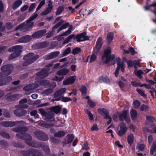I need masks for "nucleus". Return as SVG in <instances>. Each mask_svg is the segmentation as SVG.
<instances>
[{"instance_id":"nucleus-1","label":"nucleus","mask_w":156,"mask_h":156,"mask_svg":"<svg viewBox=\"0 0 156 156\" xmlns=\"http://www.w3.org/2000/svg\"><path fill=\"white\" fill-rule=\"evenodd\" d=\"M87 34V33L85 31H84L80 34H78L76 36L74 34H71L66 38L63 42L62 44L64 45L69 43L72 38H73L74 40L76 39V41L78 42L89 40V37L86 36Z\"/></svg>"},{"instance_id":"nucleus-2","label":"nucleus","mask_w":156,"mask_h":156,"mask_svg":"<svg viewBox=\"0 0 156 156\" xmlns=\"http://www.w3.org/2000/svg\"><path fill=\"white\" fill-rule=\"evenodd\" d=\"M47 32L45 29L38 31L33 33L32 36L26 35L19 38L18 41L20 43H25L30 41L32 37L33 38H38L41 37L44 35Z\"/></svg>"},{"instance_id":"nucleus-3","label":"nucleus","mask_w":156,"mask_h":156,"mask_svg":"<svg viewBox=\"0 0 156 156\" xmlns=\"http://www.w3.org/2000/svg\"><path fill=\"white\" fill-rule=\"evenodd\" d=\"M38 16V14L34 13L33 14L29 19L26 20L27 24H25V23L23 22L17 26L16 28V30H17L21 29H28L31 28L34 25V23L32 22Z\"/></svg>"},{"instance_id":"nucleus-4","label":"nucleus","mask_w":156,"mask_h":156,"mask_svg":"<svg viewBox=\"0 0 156 156\" xmlns=\"http://www.w3.org/2000/svg\"><path fill=\"white\" fill-rule=\"evenodd\" d=\"M38 55H35L33 53H29L23 57V59L25 62H23V65L24 66H27L33 63L38 58Z\"/></svg>"},{"instance_id":"nucleus-5","label":"nucleus","mask_w":156,"mask_h":156,"mask_svg":"<svg viewBox=\"0 0 156 156\" xmlns=\"http://www.w3.org/2000/svg\"><path fill=\"white\" fill-rule=\"evenodd\" d=\"M13 69V66L10 64L2 66L1 68L2 72H0V78L10 75Z\"/></svg>"},{"instance_id":"nucleus-6","label":"nucleus","mask_w":156,"mask_h":156,"mask_svg":"<svg viewBox=\"0 0 156 156\" xmlns=\"http://www.w3.org/2000/svg\"><path fill=\"white\" fill-rule=\"evenodd\" d=\"M38 113L41 114L44 117L47 121L54 122L55 120L54 118L55 115L52 112H47L43 109L40 108L38 110Z\"/></svg>"},{"instance_id":"nucleus-7","label":"nucleus","mask_w":156,"mask_h":156,"mask_svg":"<svg viewBox=\"0 0 156 156\" xmlns=\"http://www.w3.org/2000/svg\"><path fill=\"white\" fill-rule=\"evenodd\" d=\"M116 59L117 66L114 72V74L115 77H117L118 76L119 71L120 69H121L122 73H124L125 64L123 62H121V59L119 57L116 58Z\"/></svg>"},{"instance_id":"nucleus-8","label":"nucleus","mask_w":156,"mask_h":156,"mask_svg":"<svg viewBox=\"0 0 156 156\" xmlns=\"http://www.w3.org/2000/svg\"><path fill=\"white\" fill-rule=\"evenodd\" d=\"M21 153L23 156H42L40 152L34 149H30L27 151H22Z\"/></svg>"},{"instance_id":"nucleus-9","label":"nucleus","mask_w":156,"mask_h":156,"mask_svg":"<svg viewBox=\"0 0 156 156\" xmlns=\"http://www.w3.org/2000/svg\"><path fill=\"white\" fill-rule=\"evenodd\" d=\"M119 119L120 121L124 120L127 123H129L130 121L129 111L127 110H124L119 115Z\"/></svg>"},{"instance_id":"nucleus-10","label":"nucleus","mask_w":156,"mask_h":156,"mask_svg":"<svg viewBox=\"0 0 156 156\" xmlns=\"http://www.w3.org/2000/svg\"><path fill=\"white\" fill-rule=\"evenodd\" d=\"M34 134L38 140L47 141L48 140V136L46 133L41 131H37L34 132Z\"/></svg>"},{"instance_id":"nucleus-11","label":"nucleus","mask_w":156,"mask_h":156,"mask_svg":"<svg viewBox=\"0 0 156 156\" xmlns=\"http://www.w3.org/2000/svg\"><path fill=\"white\" fill-rule=\"evenodd\" d=\"M20 121H3L0 123V125L3 127H11L16 125H18L21 123Z\"/></svg>"},{"instance_id":"nucleus-12","label":"nucleus","mask_w":156,"mask_h":156,"mask_svg":"<svg viewBox=\"0 0 156 156\" xmlns=\"http://www.w3.org/2000/svg\"><path fill=\"white\" fill-rule=\"evenodd\" d=\"M120 130L117 133L118 135L120 136H122L125 134L127 130L126 127V124L125 122H121L119 125Z\"/></svg>"},{"instance_id":"nucleus-13","label":"nucleus","mask_w":156,"mask_h":156,"mask_svg":"<svg viewBox=\"0 0 156 156\" xmlns=\"http://www.w3.org/2000/svg\"><path fill=\"white\" fill-rule=\"evenodd\" d=\"M22 48L23 47L21 45H15L9 48L8 49V51L10 52H14L16 53H19V55H20V53L22 51Z\"/></svg>"},{"instance_id":"nucleus-14","label":"nucleus","mask_w":156,"mask_h":156,"mask_svg":"<svg viewBox=\"0 0 156 156\" xmlns=\"http://www.w3.org/2000/svg\"><path fill=\"white\" fill-rule=\"evenodd\" d=\"M0 79V87L9 84L12 80V77L8 76Z\"/></svg>"},{"instance_id":"nucleus-15","label":"nucleus","mask_w":156,"mask_h":156,"mask_svg":"<svg viewBox=\"0 0 156 156\" xmlns=\"http://www.w3.org/2000/svg\"><path fill=\"white\" fill-rule=\"evenodd\" d=\"M76 78V76H70L68 77L66 80H64L63 84L65 85H68L73 84L75 82Z\"/></svg>"},{"instance_id":"nucleus-16","label":"nucleus","mask_w":156,"mask_h":156,"mask_svg":"<svg viewBox=\"0 0 156 156\" xmlns=\"http://www.w3.org/2000/svg\"><path fill=\"white\" fill-rule=\"evenodd\" d=\"M74 138V136L73 134H68L63 141V144L64 145L70 144L72 142Z\"/></svg>"},{"instance_id":"nucleus-17","label":"nucleus","mask_w":156,"mask_h":156,"mask_svg":"<svg viewBox=\"0 0 156 156\" xmlns=\"http://www.w3.org/2000/svg\"><path fill=\"white\" fill-rule=\"evenodd\" d=\"M66 90V88H62L56 90L53 94L54 98H55L60 97L65 93Z\"/></svg>"},{"instance_id":"nucleus-18","label":"nucleus","mask_w":156,"mask_h":156,"mask_svg":"<svg viewBox=\"0 0 156 156\" xmlns=\"http://www.w3.org/2000/svg\"><path fill=\"white\" fill-rule=\"evenodd\" d=\"M97 111L99 114L101 115H104V118H106L109 117V112L106 108H99L97 109Z\"/></svg>"},{"instance_id":"nucleus-19","label":"nucleus","mask_w":156,"mask_h":156,"mask_svg":"<svg viewBox=\"0 0 156 156\" xmlns=\"http://www.w3.org/2000/svg\"><path fill=\"white\" fill-rule=\"evenodd\" d=\"M27 113V111L23 109H16L14 111V114L16 116L21 117Z\"/></svg>"},{"instance_id":"nucleus-20","label":"nucleus","mask_w":156,"mask_h":156,"mask_svg":"<svg viewBox=\"0 0 156 156\" xmlns=\"http://www.w3.org/2000/svg\"><path fill=\"white\" fill-rule=\"evenodd\" d=\"M102 45V38L101 37H99L97 39L95 45V48L97 51V53L100 51Z\"/></svg>"},{"instance_id":"nucleus-21","label":"nucleus","mask_w":156,"mask_h":156,"mask_svg":"<svg viewBox=\"0 0 156 156\" xmlns=\"http://www.w3.org/2000/svg\"><path fill=\"white\" fill-rule=\"evenodd\" d=\"M18 96V94H8L5 95V97L6 101H12L16 100Z\"/></svg>"},{"instance_id":"nucleus-22","label":"nucleus","mask_w":156,"mask_h":156,"mask_svg":"<svg viewBox=\"0 0 156 156\" xmlns=\"http://www.w3.org/2000/svg\"><path fill=\"white\" fill-rule=\"evenodd\" d=\"M47 71L45 69H42L41 71L36 73V75L41 78H44L48 75Z\"/></svg>"},{"instance_id":"nucleus-23","label":"nucleus","mask_w":156,"mask_h":156,"mask_svg":"<svg viewBox=\"0 0 156 156\" xmlns=\"http://www.w3.org/2000/svg\"><path fill=\"white\" fill-rule=\"evenodd\" d=\"M69 72V69L63 68L57 71L56 74L58 76H64L67 75Z\"/></svg>"},{"instance_id":"nucleus-24","label":"nucleus","mask_w":156,"mask_h":156,"mask_svg":"<svg viewBox=\"0 0 156 156\" xmlns=\"http://www.w3.org/2000/svg\"><path fill=\"white\" fill-rule=\"evenodd\" d=\"M60 100L62 102H67L72 101V99L71 98L67 97H64L62 96L60 98L55 99V101H58Z\"/></svg>"},{"instance_id":"nucleus-25","label":"nucleus","mask_w":156,"mask_h":156,"mask_svg":"<svg viewBox=\"0 0 156 156\" xmlns=\"http://www.w3.org/2000/svg\"><path fill=\"white\" fill-rule=\"evenodd\" d=\"M13 130L16 132H25L28 131V129L26 127H20L14 128Z\"/></svg>"},{"instance_id":"nucleus-26","label":"nucleus","mask_w":156,"mask_h":156,"mask_svg":"<svg viewBox=\"0 0 156 156\" xmlns=\"http://www.w3.org/2000/svg\"><path fill=\"white\" fill-rule=\"evenodd\" d=\"M99 81L100 83H104L108 84L110 82V80L107 76H101L99 78Z\"/></svg>"},{"instance_id":"nucleus-27","label":"nucleus","mask_w":156,"mask_h":156,"mask_svg":"<svg viewBox=\"0 0 156 156\" xmlns=\"http://www.w3.org/2000/svg\"><path fill=\"white\" fill-rule=\"evenodd\" d=\"M111 48L108 47L105 49L103 53V55L102 56V59L103 58L108 57V56L111 55Z\"/></svg>"},{"instance_id":"nucleus-28","label":"nucleus","mask_w":156,"mask_h":156,"mask_svg":"<svg viewBox=\"0 0 156 156\" xmlns=\"http://www.w3.org/2000/svg\"><path fill=\"white\" fill-rule=\"evenodd\" d=\"M60 53L59 51H55L51 52L49 53L48 58L49 59H51L55 58L58 56Z\"/></svg>"},{"instance_id":"nucleus-29","label":"nucleus","mask_w":156,"mask_h":156,"mask_svg":"<svg viewBox=\"0 0 156 156\" xmlns=\"http://www.w3.org/2000/svg\"><path fill=\"white\" fill-rule=\"evenodd\" d=\"M113 35L114 34L112 32L109 33L107 34L106 37V41L108 44H110L112 40Z\"/></svg>"},{"instance_id":"nucleus-30","label":"nucleus","mask_w":156,"mask_h":156,"mask_svg":"<svg viewBox=\"0 0 156 156\" xmlns=\"http://www.w3.org/2000/svg\"><path fill=\"white\" fill-rule=\"evenodd\" d=\"M115 57V55L112 54L108 57H105L106 60L105 61L104 63L105 64H107L110 62L112 60H114Z\"/></svg>"},{"instance_id":"nucleus-31","label":"nucleus","mask_w":156,"mask_h":156,"mask_svg":"<svg viewBox=\"0 0 156 156\" xmlns=\"http://www.w3.org/2000/svg\"><path fill=\"white\" fill-rule=\"evenodd\" d=\"M127 140L128 144L131 146L134 142V136L132 133H130L128 135Z\"/></svg>"},{"instance_id":"nucleus-32","label":"nucleus","mask_w":156,"mask_h":156,"mask_svg":"<svg viewBox=\"0 0 156 156\" xmlns=\"http://www.w3.org/2000/svg\"><path fill=\"white\" fill-rule=\"evenodd\" d=\"M61 109V108L59 105L55 106L51 108V111L54 113L57 114L59 113Z\"/></svg>"},{"instance_id":"nucleus-33","label":"nucleus","mask_w":156,"mask_h":156,"mask_svg":"<svg viewBox=\"0 0 156 156\" xmlns=\"http://www.w3.org/2000/svg\"><path fill=\"white\" fill-rule=\"evenodd\" d=\"M66 134V133L63 130L58 131L54 134V137H55L61 138L64 136Z\"/></svg>"},{"instance_id":"nucleus-34","label":"nucleus","mask_w":156,"mask_h":156,"mask_svg":"<svg viewBox=\"0 0 156 156\" xmlns=\"http://www.w3.org/2000/svg\"><path fill=\"white\" fill-rule=\"evenodd\" d=\"M38 82L40 85L42 86H47L50 84L49 81L46 80H40Z\"/></svg>"},{"instance_id":"nucleus-35","label":"nucleus","mask_w":156,"mask_h":156,"mask_svg":"<svg viewBox=\"0 0 156 156\" xmlns=\"http://www.w3.org/2000/svg\"><path fill=\"white\" fill-rule=\"evenodd\" d=\"M22 2L21 0H17L12 5V9H17L21 4Z\"/></svg>"},{"instance_id":"nucleus-36","label":"nucleus","mask_w":156,"mask_h":156,"mask_svg":"<svg viewBox=\"0 0 156 156\" xmlns=\"http://www.w3.org/2000/svg\"><path fill=\"white\" fill-rule=\"evenodd\" d=\"M130 116L132 120H135L137 118V112L134 109H132L130 112Z\"/></svg>"},{"instance_id":"nucleus-37","label":"nucleus","mask_w":156,"mask_h":156,"mask_svg":"<svg viewBox=\"0 0 156 156\" xmlns=\"http://www.w3.org/2000/svg\"><path fill=\"white\" fill-rule=\"evenodd\" d=\"M32 139V137L30 135L27 133H24L23 140H25V142L26 143V141H31Z\"/></svg>"},{"instance_id":"nucleus-38","label":"nucleus","mask_w":156,"mask_h":156,"mask_svg":"<svg viewBox=\"0 0 156 156\" xmlns=\"http://www.w3.org/2000/svg\"><path fill=\"white\" fill-rule=\"evenodd\" d=\"M154 152H156V143L153 142L151 147L150 153L151 155H153Z\"/></svg>"},{"instance_id":"nucleus-39","label":"nucleus","mask_w":156,"mask_h":156,"mask_svg":"<svg viewBox=\"0 0 156 156\" xmlns=\"http://www.w3.org/2000/svg\"><path fill=\"white\" fill-rule=\"evenodd\" d=\"M20 14L18 20V21L20 22H21L24 20L25 19L27 15L26 12H24L22 14L20 13Z\"/></svg>"},{"instance_id":"nucleus-40","label":"nucleus","mask_w":156,"mask_h":156,"mask_svg":"<svg viewBox=\"0 0 156 156\" xmlns=\"http://www.w3.org/2000/svg\"><path fill=\"white\" fill-rule=\"evenodd\" d=\"M26 144L32 147H38L37 144L34 141H27L26 142Z\"/></svg>"},{"instance_id":"nucleus-41","label":"nucleus","mask_w":156,"mask_h":156,"mask_svg":"<svg viewBox=\"0 0 156 156\" xmlns=\"http://www.w3.org/2000/svg\"><path fill=\"white\" fill-rule=\"evenodd\" d=\"M80 91L81 92L82 95H86L87 93V89L86 86H83L80 89Z\"/></svg>"},{"instance_id":"nucleus-42","label":"nucleus","mask_w":156,"mask_h":156,"mask_svg":"<svg viewBox=\"0 0 156 156\" xmlns=\"http://www.w3.org/2000/svg\"><path fill=\"white\" fill-rule=\"evenodd\" d=\"M71 51V49L70 47L67 48L63 52L62 55H60L61 57H63L69 54Z\"/></svg>"},{"instance_id":"nucleus-43","label":"nucleus","mask_w":156,"mask_h":156,"mask_svg":"<svg viewBox=\"0 0 156 156\" xmlns=\"http://www.w3.org/2000/svg\"><path fill=\"white\" fill-rule=\"evenodd\" d=\"M134 73L136 76H137L140 79L142 78V75H143L144 74V72L141 70H137L136 72L134 71Z\"/></svg>"},{"instance_id":"nucleus-44","label":"nucleus","mask_w":156,"mask_h":156,"mask_svg":"<svg viewBox=\"0 0 156 156\" xmlns=\"http://www.w3.org/2000/svg\"><path fill=\"white\" fill-rule=\"evenodd\" d=\"M85 113L87 114L89 117V120L90 121H92L94 120V117L93 115L91 112L88 109H86L85 111Z\"/></svg>"},{"instance_id":"nucleus-45","label":"nucleus","mask_w":156,"mask_h":156,"mask_svg":"<svg viewBox=\"0 0 156 156\" xmlns=\"http://www.w3.org/2000/svg\"><path fill=\"white\" fill-rule=\"evenodd\" d=\"M136 91L141 96L146 99L147 98V95L144 93V91L140 89H137Z\"/></svg>"},{"instance_id":"nucleus-46","label":"nucleus","mask_w":156,"mask_h":156,"mask_svg":"<svg viewBox=\"0 0 156 156\" xmlns=\"http://www.w3.org/2000/svg\"><path fill=\"white\" fill-rule=\"evenodd\" d=\"M81 50V49L80 48L76 47L73 49L72 53L73 55H75L80 52Z\"/></svg>"},{"instance_id":"nucleus-47","label":"nucleus","mask_w":156,"mask_h":156,"mask_svg":"<svg viewBox=\"0 0 156 156\" xmlns=\"http://www.w3.org/2000/svg\"><path fill=\"white\" fill-rule=\"evenodd\" d=\"M69 25V23H64L58 28L57 31V33H58L63 30L67 28Z\"/></svg>"},{"instance_id":"nucleus-48","label":"nucleus","mask_w":156,"mask_h":156,"mask_svg":"<svg viewBox=\"0 0 156 156\" xmlns=\"http://www.w3.org/2000/svg\"><path fill=\"white\" fill-rule=\"evenodd\" d=\"M41 48H45L47 47L49 45V42L44 41L39 42Z\"/></svg>"},{"instance_id":"nucleus-49","label":"nucleus","mask_w":156,"mask_h":156,"mask_svg":"<svg viewBox=\"0 0 156 156\" xmlns=\"http://www.w3.org/2000/svg\"><path fill=\"white\" fill-rule=\"evenodd\" d=\"M0 145L2 147L6 148L8 146L7 142L5 140H1L0 141Z\"/></svg>"},{"instance_id":"nucleus-50","label":"nucleus","mask_w":156,"mask_h":156,"mask_svg":"<svg viewBox=\"0 0 156 156\" xmlns=\"http://www.w3.org/2000/svg\"><path fill=\"white\" fill-rule=\"evenodd\" d=\"M20 55L19 53H16V52H14L13 53L11 54L9 56V59L10 60H12Z\"/></svg>"},{"instance_id":"nucleus-51","label":"nucleus","mask_w":156,"mask_h":156,"mask_svg":"<svg viewBox=\"0 0 156 156\" xmlns=\"http://www.w3.org/2000/svg\"><path fill=\"white\" fill-rule=\"evenodd\" d=\"M0 135L1 136L7 139H9L10 138L9 135L8 133L4 131L0 132Z\"/></svg>"},{"instance_id":"nucleus-52","label":"nucleus","mask_w":156,"mask_h":156,"mask_svg":"<svg viewBox=\"0 0 156 156\" xmlns=\"http://www.w3.org/2000/svg\"><path fill=\"white\" fill-rule=\"evenodd\" d=\"M87 103L90 108H94L96 105L95 103L91 100H88Z\"/></svg>"},{"instance_id":"nucleus-53","label":"nucleus","mask_w":156,"mask_h":156,"mask_svg":"<svg viewBox=\"0 0 156 156\" xmlns=\"http://www.w3.org/2000/svg\"><path fill=\"white\" fill-rule=\"evenodd\" d=\"M149 108V107L144 104H143L140 107V109L141 111L146 112Z\"/></svg>"},{"instance_id":"nucleus-54","label":"nucleus","mask_w":156,"mask_h":156,"mask_svg":"<svg viewBox=\"0 0 156 156\" xmlns=\"http://www.w3.org/2000/svg\"><path fill=\"white\" fill-rule=\"evenodd\" d=\"M5 27L7 29L9 30L12 28L13 25L12 23L9 22L5 24Z\"/></svg>"},{"instance_id":"nucleus-55","label":"nucleus","mask_w":156,"mask_h":156,"mask_svg":"<svg viewBox=\"0 0 156 156\" xmlns=\"http://www.w3.org/2000/svg\"><path fill=\"white\" fill-rule=\"evenodd\" d=\"M64 22L63 20H60L59 22L56 23L54 26L52 27V29H54L57 28L58 27L62 25Z\"/></svg>"},{"instance_id":"nucleus-56","label":"nucleus","mask_w":156,"mask_h":156,"mask_svg":"<svg viewBox=\"0 0 156 156\" xmlns=\"http://www.w3.org/2000/svg\"><path fill=\"white\" fill-rule=\"evenodd\" d=\"M64 22L63 20H60L59 22L56 23L54 26L52 27V29H54L57 28L58 27L62 25Z\"/></svg>"},{"instance_id":"nucleus-57","label":"nucleus","mask_w":156,"mask_h":156,"mask_svg":"<svg viewBox=\"0 0 156 156\" xmlns=\"http://www.w3.org/2000/svg\"><path fill=\"white\" fill-rule=\"evenodd\" d=\"M42 149L47 154L50 153V149L48 146L43 145L42 147Z\"/></svg>"},{"instance_id":"nucleus-58","label":"nucleus","mask_w":156,"mask_h":156,"mask_svg":"<svg viewBox=\"0 0 156 156\" xmlns=\"http://www.w3.org/2000/svg\"><path fill=\"white\" fill-rule=\"evenodd\" d=\"M53 90L51 88H48L44 90V92L46 95H48L49 94H51L53 92Z\"/></svg>"},{"instance_id":"nucleus-59","label":"nucleus","mask_w":156,"mask_h":156,"mask_svg":"<svg viewBox=\"0 0 156 156\" xmlns=\"http://www.w3.org/2000/svg\"><path fill=\"white\" fill-rule=\"evenodd\" d=\"M133 105L135 108H139L140 105V101L137 100H135L133 101Z\"/></svg>"},{"instance_id":"nucleus-60","label":"nucleus","mask_w":156,"mask_h":156,"mask_svg":"<svg viewBox=\"0 0 156 156\" xmlns=\"http://www.w3.org/2000/svg\"><path fill=\"white\" fill-rule=\"evenodd\" d=\"M125 62L127 64L128 67H133L134 65L133 61L131 60H126Z\"/></svg>"},{"instance_id":"nucleus-61","label":"nucleus","mask_w":156,"mask_h":156,"mask_svg":"<svg viewBox=\"0 0 156 156\" xmlns=\"http://www.w3.org/2000/svg\"><path fill=\"white\" fill-rule=\"evenodd\" d=\"M32 47L34 49H37L41 48L39 42L36 43L35 44L32 45Z\"/></svg>"},{"instance_id":"nucleus-62","label":"nucleus","mask_w":156,"mask_h":156,"mask_svg":"<svg viewBox=\"0 0 156 156\" xmlns=\"http://www.w3.org/2000/svg\"><path fill=\"white\" fill-rule=\"evenodd\" d=\"M99 129L96 124H94L91 127L90 130L91 131H98Z\"/></svg>"},{"instance_id":"nucleus-63","label":"nucleus","mask_w":156,"mask_h":156,"mask_svg":"<svg viewBox=\"0 0 156 156\" xmlns=\"http://www.w3.org/2000/svg\"><path fill=\"white\" fill-rule=\"evenodd\" d=\"M129 51H130L131 55H134L137 53L134 49L132 47H130L129 48Z\"/></svg>"},{"instance_id":"nucleus-64","label":"nucleus","mask_w":156,"mask_h":156,"mask_svg":"<svg viewBox=\"0 0 156 156\" xmlns=\"http://www.w3.org/2000/svg\"><path fill=\"white\" fill-rule=\"evenodd\" d=\"M97 58L95 55L94 54H92L90 58L89 63L94 61Z\"/></svg>"}]
</instances>
